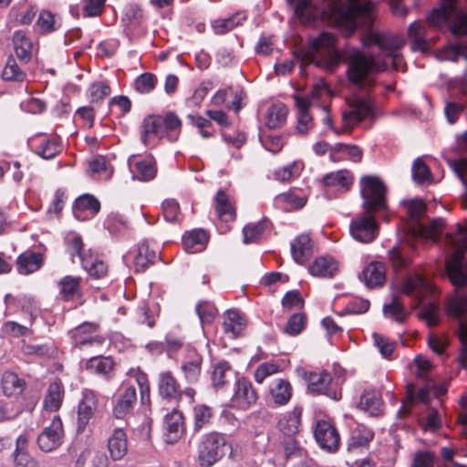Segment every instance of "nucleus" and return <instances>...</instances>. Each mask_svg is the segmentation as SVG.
I'll return each mask as SVG.
<instances>
[{
  "instance_id": "obj_1",
  "label": "nucleus",
  "mask_w": 467,
  "mask_h": 467,
  "mask_svg": "<svg viewBox=\"0 0 467 467\" xmlns=\"http://www.w3.org/2000/svg\"><path fill=\"white\" fill-rule=\"evenodd\" d=\"M409 369L417 381L408 382L406 385V397L402 401V410L410 413L412 407L418 403H430V389L434 386L432 371L434 365L426 356L417 355Z\"/></svg>"
},
{
  "instance_id": "obj_2",
  "label": "nucleus",
  "mask_w": 467,
  "mask_h": 467,
  "mask_svg": "<svg viewBox=\"0 0 467 467\" xmlns=\"http://www.w3.org/2000/svg\"><path fill=\"white\" fill-rule=\"evenodd\" d=\"M336 46L337 37L332 33L323 32L309 39L306 59L327 72H335L344 59L343 53Z\"/></svg>"
},
{
  "instance_id": "obj_3",
  "label": "nucleus",
  "mask_w": 467,
  "mask_h": 467,
  "mask_svg": "<svg viewBox=\"0 0 467 467\" xmlns=\"http://www.w3.org/2000/svg\"><path fill=\"white\" fill-rule=\"evenodd\" d=\"M446 244L453 252L446 259V274L454 286L467 285V230L458 224L454 234H446Z\"/></svg>"
},
{
  "instance_id": "obj_4",
  "label": "nucleus",
  "mask_w": 467,
  "mask_h": 467,
  "mask_svg": "<svg viewBox=\"0 0 467 467\" xmlns=\"http://www.w3.org/2000/svg\"><path fill=\"white\" fill-rule=\"evenodd\" d=\"M348 80L357 86H362L370 74L387 69L386 63L376 61L374 56H367L362 51L354 49L346 57Z\"/></svg>"
},
{
  "instance_id": "obj_5",
  "label": "nucleus",
  "mask_w": 467,
  "mask_h": 467,
  "mask_svg": "<svg viewBox=\"0 0 467 467\" xmlns=\"http://www.w3.org/2000/svg\"><path fill=\"white\" fill-rule=\"evenodd\" d=\"M386 186L377 176L365 175L360 179V195L364 209L371 213L387 209Z\"/></svg>"
},
{
  "instance_id": "obj_6",
  "label": "nucleus",
  "mask_w": 467,
  "mask_h": 467,
  "mask_svg": "<svg viewBox=\"0 0 467 467\" xmlns=\"http://www.w3.org/2000/svg\"><path fill=\"white\" fill-rule=\"evenodd\" d=\"M362 44L365 47L377 46L386 57L392 58L394 64H398L401 61L399 50L405 45V40L399 35L369 29L363 36Z\"/></svg>"
},
{
  "instance_id": "obj_7",
  "label": "nucleus",
  "mask_w": 467,
  "mask_h": 467,
  "mask_svg": "<svg viewBox=\"0 0 467 467\" xmlns=\"http://www.w3.org/2000/svg\"><path fill=\"white\" fill-rule=\"evenodd\" d=\"M326 88L325 85L317 84L313 87L308 96L299 94L293 95L296 108L297 109L296 132L300 136L307 135L313 130L315 123L312 115L309 112L312 99L317 98Z\"/></svg>"
},
{
  "instance_id": "obj_8",
  "label": "nucleus",
  "mask_w": 467,
  "mask_h": 467,
  "mask_svg": "<svg viewBox=\"0 0 467 467\" xmlns=\"http://www.w3.org/2000/svg\"><path fill=\"white\" fill-rule=\"evenodd\" d=\"M303 378L307 381V389L312 393L323 394L333 400H340L342 398L341 383L334 380L331 375L325 371H304Z\"/></svg>"
},
{
  "instance_id": "obj_9",
  "label": "nucleus",
  "mask_w": 467,
  "mask_h": 467,
  "mask_svg": "<svg viewBox=\"0 0 467 467\" xmlns=\"http://www.w3.org/2000/svg\"><path fill=\"white\" fill-rule=\"evenodd\" d=\"M65 431L62 420L56 415L50 424L45 427L36 438L38 449L43 452H52L61 447L64 442Z\"/></svg>"
},
{
  "instance_id": "obj_10",
  "label": "nucleus",
  "mask_w": 467,
  "mask_h": 467,
  "mask_svg": "<svg viewBox=\"0 0 467 467\" xmlns=\"http://www.w3.org/2000/svg\"><path fill=\"white\" fill-rule=\"evenodd\" d=\"M156 257V252L150 248L148 242L144 241L123 255V261L128 267L139 273L143 272L152 265Z\"/></svg>"
},
{
  "instance_id": "obj_11",
  "label": "nucleus",
  "mask_w": 467,
  "mask_h": 467,
  "mask_svg": "<svg viewBox=\"0 0 467 467\" xmlns=\"http://www.w3.org/2000/svg\"><path fill=\"white\" fill-rule=\"evenodd\" d=\"M258 393L253 383L244 377L239 378L234 384V391L231 398L230 407L246 410L256 403Z\"/></svg>"
},
{
  "instance_id": "obj_12",
  "label": "nucleus",
  "mask_w": 467,
  "mask_h": 467,
  "mask_svg": "<svg viewBox=\"0 0 467 467\" xmlns=\"http://www.w3.org/2000/svg\"><path fill=\"white\" fill-rule=\"evenodd\" d=\"M97 325L83 323L70 332L74 348H104L107 339L95 334Z\"/></svg>"
},
{
  "instance_id": "obj_13",
  "label": "nucleus",
  "mask_w": 467,
  "mask_h": 467,
  "mask_svg": "<svg viewBox=\"0 0 467 467\" xmlns=\"http://www.w3.org/2000/svg\"><path fill=\"white\" fill-rule=\"evenodd\" d=\"M314 437L320 448L328 452H336L339 449V433L335 425L328 420H318L317 421Z\"/></svg>"
},
{
  "instance_id": "obj_14",
  "label": "nucleus",
  "mask_w": 467,
  "mask_h": 467,
  "mask_svg": "<svg viewBox=\"0 0 467 467\" xmlns=\"http://www.w3.org/2000/svg\"><path fill=\"white\" fill-rule=\"evenodd\" d=\"M82 278L80 276L65 275L58 283V298L64 302H71L74 307L84 305L85 298L81 286Z\"/></svg>"
},
{
  "instance_id": "obj_15",
  "label": "nucleus",
  "mask_w": 467,
  "mask_h": 467,
  "mask_svg": "<svg viewBox=\"0 0 467 467\" xmlns=\"http://www.w3.org/2000/svg\"><path fill=\"white\" fill-rule=\"evenodd\" d=\"M379 225L375 217L368 213L358 216L350 223V233L353 238L361 243H370L378 235Z\"/></svg>"
},
{
  "instance_id": "obj_16",
  "label": "nucleus",
  "mask_w": 467,
  "mask_h": 467,
  "mask_svg": "<svg viewBox=\"0 0 467 467\" xmlns=\"http://www.w3.org/2000/svg\"><path fill=\"white\" fill-rule=\"evenodd\" d=\"M348 107L342 114L343 123L348 128H352L372 114V102L369 98L351 99L348 100Z\"/></svg>"
},
{
  "instance_id": "obj_17",
  "label": "nucleus",
  "mask_w": 467,
  "mask_h": 467,
  "mask_svg": "<svg viewBox=\"0 0 467 467\" xmlns=\"http://www.w3.org/2000/svg\"><path fill=\"white\" fill-rule=\"evenodd\" d=\"M204 100V87L201 84L193 94L186 99L187 119L190 123L199 129L202 137H204V118L202 116V103Z\"/></svg>"
},
{
  "instance_id": "obj_18",
  "label": "nucleus",
  "mask_w": 467,
  "mask_h": 467,
  "mask_svg": "<svg viewBox=\"0 0 467 467\" xmlns=\"http://www.w3.org/2000/svg\"><path fill=\"white\" fill-rule=\"evenodd\" d=\"M99 406V399L93 390L85 389L82 392V399L78 406L77 429L81 433L85 431L89 420L93 418Z\"/></svg>"
},
{
  "instance_id": "obj_19",
  "label": "nucleus",
  "mask_w": 467,
  "mask_h": 467,
  "mask_svg": "<svg viewBox=\"0 0 467 467\" xmlns=\"http://www.w3.org/2000/svg\"><path fill=\"white\" fill-rule=\"evenodd\" d=\"M128 165L133 180L150 182L156 176V162L150 156H130L128 160Z\"/></svg>"
},
{
  "instance_id": "obj_20",
  "label": "nucleus",
  "mask_w": 467,
  "mask_h": 467,
  "mask_svg": "<svg viewBox=\"0 0 467 467\" xmlns=\"http://www.w3.org/2000/svg\"><path fill=\"white\" fill-rule=\"evenodd\" d=\"M158 392L163 400L175 406H178L182 396L180 384L170 371L160 374Z\"/></svg>"
},
{
  "instance_id": "obj_21",
  "label": "nucleus",
  "mask_w": 467,
  "mask_h": 467,
  "mask_svg": "<svg viewBox=\"0 0 467 467\" xmlns=\"http://www.w3.org/2000/svg\"><path fill=\"white\" fill-rule=\"evenodd\" d=\"M27 387L25 379L20 378L17 373L7 370L2 374L1 389L2 393L7 399H19L23 396Z\"/></svg>"
},
{
  "instance_id": "obj_22",
  "label": "nucleus",
  "mask_w": 467,
  "mask_h": 467,
  "mask_svg": "<svg viewBox=\"0 0 467 467\" xmlns=\"http://www.w3.org/2000/svg\"><path fill=\"white\" fill-rule=\"evenodd\" d=\"M141 141L146 146L153 145L157 140L165 139L161 115H150L143 119L141 125Z\"/></svg>"
},
{
  "instance_id": "obj_23",
  "label": "nucleus",
  "mask_w": 467,
  "mask_h": 467,
  "mask_svg": "<svg viewBox=\"0 0 467 467\" xmlns=\"http://www.w3.org/2000/svg\"><path fill=\"white\" fill-rule=\"evenodd\" d=\"M137 402V391L135 387L129 386L124 388L116 398L113 406V415L116 419L122 420L130 414Z\"/></svg>"
},
{
  "instance_id": "obj_24",
  "label": "nucleus",
  "mask_w": 467,
  "mask_h": 467,
  "mask_svg": "<svg viewBox=\"0 0 467 467\" xmlns=\"http://www.w3.org/2000/svg\"><path fill=\"white\" fill-rule=\"evenodd\" d=\"M401 291L409 296H415L420 303L432 293L431 285L419 275H409L403 282Z\"/></svg>"
},
{
  "instance_id": "obj_25",
  "label": "nucleus",
  "mask_w": 467,
  "mask_h": 467,
  "mask_svg": "<svg viewBox=\"0 0 467 467\" xmlns=\"http://www.w3.org/2000/svg\"><path fill=\"white\" fill-rule=\"evenodd\" d=\"M230 446L223 434L212 432L206 436V464L212 465L221 459Z\"/></svg>"
},
{
  "instance_id": "obj_26",
  "label": "nucleus",
  "mask_w": 467,
  "mask_h": 467,
  "mask_svg": "<svg viewBox=\"0 0 467 467\" xmlns=\"http://www.w3.org/2000/svg\"><path fill=\"white\" fill-rule=\"evenodd\" d=\"M38 402V397L31 395L23 406L0 400V423L16 419L24 410L33 411Z\"/></svg>"
},
{
  "instance_id": "obj_27",
  "label": "nucleus",
  "mask_w": 467,
  "mask_h": 467,
  "mask_svg": "<svg viewBox=\"0 0 467 467\" xmlns=\"http://www.w3.org/2000/svg\"><path fill=\"white\" fill-rule=\"evenodd\" d=\"M302 413V406L296 405L282 415L277 422V428L284 436H296L300 432Z\"/></svg>"
},
{
  "instance_id": "obj_28",
  "label": "nucleus",
  "mask_w": 467,
  "mask_h": 467,
  "mask_svg": "<svg viewBox=\"0 0 467 467\" xmlns=\"http://www.w3.org/2000/svg\"><path fill=\"white\" fill-rule=\"evenodd\" d=\"M374 436V431L370 428L363 424H358L350 431V436L348 440V451H361L367 450Z\"/></svg>"
},
{
  "instance_id": "obj_29",
  "label": "nucleus",
  "mask_w": 467,
  "mask_h": 467,
  "mask_svg": "<svg viewBox=\"0 0 467 467\" xmlns=\"http://www.w3.org/2000/svg\"><path fill=\"white\" fill-rule=\"evenodd\" d=\"M291 254L294 261L305 265L313 254L312 240L308 234L297 235L290 244Z\"/></svg>"
},
{
  "instance_id": "obj_30",
  "label": "nucleus",
  "mask_w": 467,
  "mask_h": 467,
  "mask_svg": "<svg viewBox=\"0 0 467 467\" xmlns=\"http://www.w3.org/2000/svg\"><path fill=\"white\" fill-rule=\"evenodd\" d=\"M213 202L216 215L221 221L232 223L236 220L235 203L223 190L217 192Z\"/></svg>"
},
{
  "instance_id": "obj_31",
  "label": "nucleus",
  "mask_w": 467,
  "mask_h": 467,
  "mask_svg": "<svg viewBox=\"0 0 467 467\" xmlns=\"http://www.w3.org/2000/svg\"><path fill=\"white\" fill-rule=\"evenodd\" d=\"M269 398L275 406L286 405L293 396V387L285 379H275L269 385Z\"/></svg>"
},
{
  "instance_id": "obj_32",
  "label": "nucleus",
  "mask_w": 467,
  "mask_h": 467,
  "mask_svg": "<svg viewBox=\"0 0 467 467\" xmlns=\"http://www.w3.org/2000/svg\"><path fill=\"white\" fill-rule=\"evenodd\" d=\"M360 279L369 288L379 287L386 281V267L383 263L373 261L362 270Z\"/></svg>"
},
{
  "instance_id": "obj_33",
  "label": "nucleus",
  "mask_w": 467,
  "mask_h": 467,
  "mask_svg": "<svg viewBox=\"0 0 467 467\" xmlns=\"http://www.w3.org/2000/svg\"><path fill=\"white\" fill-rule=\"evenodd\" d=\"M287 2L302 24H311L319 16V9L312 0H287Z\"/></svg>"
},
{
  "instance_id": "obj_34",
  "label": "nucleus",
  "mask_w": 467,
  "mask_h": 467,
  "mask_svg": "<svg viewBox=\"0 0 467 467\" xmlns=\"http://www.w3.org/2000/svg\"><path fill=\"white\" fill-rule=\"evenodd\" d=\"M108 451L113 461L121 460L128 452V439L126 432L116 428L108 438Z\"/></svg>"
},
{
  "instance_id": "obj_35",
  "label": "nucleus",
  "mask_w": 467,
  "mask_h": 467,
  "mask_svg": "<svg viewBox=\"0 0 467 467\" xmlns=\"http://www.w3.org/2000/svg\"><path fill=\"white\" fill-rule=\"evenodd\" d=\"M165 441L168 443L176 442L183 431V415L176 408L165 416Z\"/></svg>"
},
{
  "instance_id": "obj_36",
  "label": "nucleus",
  "mask_w": 467,
  "mask_h": 467,
  "mask_svg": "<svg viewBox=\"0 0 467 467\" xmlns=\"http://www.w3.org/2000/svg\"><path fill=\"white\" fill-rule=\"evenodd\" d=\"M223 330L233 337H239L246 328L247 321L244 314L235 308L224 312Z\"/></svg>"
},
{
  "instance_id": "obj_37",
  "label": "nucleus",
  "mask_w": 467,
  "mask_h": 467,
  "mask_svg": "<svg viewBox=\"0 0 467 467\" xmlns=\"http://www.w3.org/2000/svg\"><path fill=\"white\" fill-rule=\"evenodd\" d=\"M338 270L337 263L330 256L317 257L308 266V272L313 276L331 278Z\"/></svg>"
},
{
  "instance_id": "obj_38",
  "label": "nucleus",
  "mask_w": 467,
  "mask_h": 467,
  "mask_svg": "<svg viewBox=\"0 0 467 467\" xmlns=\"http://www.w3.org/2000/svg\"><path fill=\"white\" fill-rule=\"evenodd\" d=\"M65 395L64 385L60 379H57L48 385L45 399L44 408L46 410L57 411L63 402Z\"/></svg>"
},
{
  "instance_id": "obj_39",
  "label": "nucleus",
  "mask_w": 467,
  "mask_h": 467,
  "mask_svg": "<svg viewBox=\"0 0 467 467\" xmlns=\"http://www.w3.org/2000/svg\"><path fill=\"white\" fill-rule=\"evenodd\" d=\"M13 45L20 63L27 64L32 58L33 44L30 38L24 31H16L13 35Z\"/></svg>"
},
{
  "instance_id": "obj_40",
  "label": "nucleus",
  "mask_w": 467,
  "mask_h": 467,
  "mask_svg": "<svg viewBox=\"0 0 467 467\" xmlns=\"http://www.w3.org/2000/svg\"><path fill=\"white\" fill-rule=\"evenodd\" d=\"M42 265V255L31 250L22 253L16 259L17 271L25 275L37 271Z\"/></svg>"
},
{
  "instance_id": "obj_41",
  "label": "nucleus",
  "mask_w": 467,
  "mask_h": 467,
  "mask_svg": "<svg viewBox=\"0 0 467 467\" xmlns=\"http://www.w3.org/2000/svg\"><path fill=\"white\" fill-rule=\"evenodd\" d=\"M161 124L164 138L170 142L178 140L182 130V120L174 111H169L161 116Z\"/></svg>"
},
{
  "instance_id": "obj_42",
  "label": "nucleus",
  "mask_w": 467,
  "mask_h": 467,
  "mask_svg": "<svg viewBox=\"0 0 467 467\" xmlns=\"http://www.w3.org/2000/svg\"><path fill=\"white\" fill-rule=\"evenodd\" d=\"M322 182L327 187H340L348 191L354 182V177L348 170H339L326 174L322 178Z\"/></svg>"
},
{
  "instance_id": "obj_43",
  "label": "nucleus",
  "mask_w": 467,
  "mask_h": 467,
  "mask_svg": "<svg viewBox=\"0 0 467 467\" xmlns=\"http://www.w3.org/2000/svg\"><path fill=\"white\" fill-rule=\"evenodd\" d=\"M288 108L283 103L270 106L265 114V125L269 129L283 127L287 119Z\"/></svg>"
},
{
  "instance_id": "obj_44",
  "label": "nucleus",
  "mask_w": 467,
  "mask_h": 467,
  "mask_svg": "<svg viewBox=\"0 0 467 467\" xmlns=\"http://www.w3.org/2000/svg\"><path fill=\"white\" fill-rule=\"evenodd\" d=\"M231 366L228 362L217 363L211 373V388L215 391L223 389L230 382Z\"/></svg>"
},
{
  "instance_id": "obj_45",
  "label": "nucleus",
  "mask_w": 467,
  "mask_h": 467,
  "mask_svg": "<svg viewBox=\"0 0 467 467\" xmlns=\"http://www.w3.org/2000/svg\"><path fill=\"white\" fill-rule=\"evenodd\" d=\"M81 265L88 275L95 279L102 278L108 273V266L105 262L90 251H88V257L82 258Z\"/></svg>"
},
{
  "instance_id": "obj_46",
  "label": "nucleus",
  "mask_w": 467,
  "mask_h": 467,
  "mask_svg": "<svg viewBox=\"0 0 467 467\" xmlns=\"http://www.w3.org/2000/svg\"><path fill=\"white\" fill-rule=\"evenodd\" d=\"M182 244L188 254L202 252L204 250V230L198 228L186 232L182 236Z\"/></svg>"
},
{
  "instance_id": "obj_47",
  "label": "nucleus",
  "mask_w": 467,
  "mask_h": 467,
  "mask_svg": "<svg viewBox=\"0 0 467 467\" xmlns=\"http://www.w3.org/2000/svg\"><path fill=\"white\" fill-rule=\"evenodd\" d=\"M100 209V203L94 196L84 194L78 197L73 205L74 215L78 219H82L81 213H88L90 215H95Z\"/></svg>"
},
{
  "instance_id": "obj_48",
  "label": "nucleus",
  "mask_w": 467,
  "mask_h": 467,
  "mask_svg": "<svg viewBox=\"0 0 467 467\" xmlns=\"http://www.w3.org/2000/svg\"><path fill=\"white\" fill-rule=\"evenodd\" d=\"M427 26L424 22L414 21L408 28V36L413 40V50L425 51L428 49L426 41Z\"/></svg>"
},
{
  "instance_id": "obj_49",
  "label": "nucleus",
  "mask_w": 467,
  "mask_h": 467,
  "mask_svg": "<svg viewBox=\"0 0 467 467\" xmlns=\"http://www.w3.org/2000/svg\"><path fill=\"white\" fill-rule=\"evenodd\" d=\"M18 63L13 57H9L2 71V78L5 81L23 82L26 78L25 66Z\"/></svg>"
},
{
  "instance_id": "obj_50",
  "label": "nucleus",
  "mask_w": 467,
  "mask_h": 467,
  "mask_svg": "<svg viewBox=\"0 0 467 467\" xmlns=\"http://www.w3.org/2000/svg\"><path fill=\"white\" fill-rule=\"evenodd\" d=\"M382 400L379 393L374 390H365L360 396L358 406L361 410L372 416H379L382 412Z\"/></svg>"
},
{
  "instance_id": "obj_51",
  "label": "nucleus",
  "mask_w": 467,
  "mask_h": 467,
  "mask_svg": "<svg viewBox=\"0 0 467 467\" xmlns=\"http://www.w3.org/2000/svg\"><path fill=\"white\" fill-rule=\"evenodd\" d=\"M306 197L299 194L296 189L289 190L275 197V202L287 210L302 208L306 203Z\"/></svg>"
},
{
  "instance_id": "obj_52",
  "label": "nucleus",
  "mask_w": 467,
  "mask_h": 467,
  "mask_svg": "<svg viewBox=\"0 0 467 467\" xmlns=\"http://www.w3.org/2000/svg\"><path fill=\"white\" fill-rule=\"evenodd\" d=\"M244 20V16L234 14L225 18L213 20L211 26L215 34L223 35L242 25Z\"/></svg>"
},
{
  "instance_id": "obj_53",
  "label": "nucleus",
  "mask_w": 467,
  "mask_h": 467,
  "mask_svg": "<svg viewBox=\"0 0 467 467\" xmlns=\"http://www.w3.org/2000/svg\"><path fill=\"white\" fill-rule=\"evenodd\" d=\"M62 150V146L57 139L43 138L36 146L35 152L46 160L55 158Z\"/></svg>"
},
{
  "instance_id": "obj_54",
  "label": "nucleus",
  "mask_w": 467,
  "mask_h": 467,
  "mask_svg": "<svg viewBox=\"0 0 467 467\" xmlns=\"http://www.w3.org/2000/svg\"><path fill=\"white\" fill-rule=\"evenodd\" d=\"M88 171L90 176L97 180H109L113 173L112 168L102 156H98L89 161Z\"/></svg>"
},
{
  "instance_id": "obj_55",
  "label": "nucleus",
  "mask_w": 467,
  "mask_h": 467,
  "mask_svg": "<svg viewBox=\"0 0 467 467\" xmlns=\"http://www.w3.org/2000/svg\"><path fill=\"white\" fill-rule=\"evenodd\" d=\"M115 363L111 357L98 356L91 358L87 363V369L96 374L108 376L114 368Z\"/></svg>"
},
{
  "instance_id": "obj_56",
  "label": "nucleus",
  "mask_w": 467,
  "mask_h": 467,
  "mask_svg": "<svg viewBox=\"0 0 467 467\" xmlns=\"http://www.w3.org/2000/svg\"><path fill=\"white\" fill-rule=\"evenodd\" d=\"M449 316L460 317L467 313V295L457 292L452 295L447 303L446 307Z\"/></svg>"
},
{
  "instance_id": "obj_57",
  "label": "nucleus",
  "mask_w": 467,
  "mask_h": 467,
  "mask_svg": "<svg viewBox=\"0 0 467 467\" xmlns=\"http://www.w3.org/2000/svg\"><path fill=\"white\" fill-rule=\"evenodd\" d=\"M305 164L302 161H294L286 166L281 167L275 171V178L280 182H289L297 178L304 170Z\"/></svg>"
},
{
  "instance_id": "obj_58",
  "label": "nucleus",
  "mask_w": 467,
  "mask_h": 467,
  "mask_svg": "<svg viewBox=\"0 0 467 467\" xmlns=\"http://www.w3.org/2000/svg\"><path fill=\"white\" fill-rule=\"evenodd\" d=\"M388 260L395 270L407 267L410 264L408 249L403 246H394L388 252Z\"/></svg>"
},
{
  "instance_id": "obj_59",
  "label": "nucleus",
  "mask_w": 467,
  "mask_h": 467,
  "mask_svg": "<svg viewBox=\"0 0 467 467\" xmlns=\"http://www.w3.org/2000/svg\"><path fill=\"white\" fill-rule=\"evenodd\" d=\"M162 214L166 222L180 223L182 220L179 202L175 199H166L161 204Z\"/></svg>"
},
{
  "instance_id": "obj_60",
  "label": "nucleus",
  "mask_w": 467,
  "mask_h": 467,
  "mask_svg": "<svg viewBox=\"0 0 467 467\" xmlns=\"http://www.w3.org/2000/svg\"><path fill=\"white\" fill-rule=\"evenodd\" d=\"M444 227H445L444 220L438 218V219L432 220L427 225H420V233L423 238L437 242V240L439 239L440 235L442 233Z\"/></svg>"
},
{
  "instance_id": "obj_61",
  "label": "nucleus",
  "mask_w": 467,
  "mask_h": 467,
  "mask_svg": "<svg viewBox=\"0 0 467 467\" xmlns=\"http://www.w3.org/2000/svg\"><path fill=\"white\" fill-rule=\"evenodd\" d=\"M67 252L73 258L78 256L82 263L83 257H88V251L83 250V242L79 235L72 234L66 237Z\"/></svg>"
},
{
  "instance_id": "obj_62",
  "label": "nucleus",
  "mask_w": 467,
  "mask_h": 467,
  "mask_svg": "<svg viewBox=\"0 0 467 467\" xmlns=\"http://www.w3.org/2000/svg\"><path fill=\"white\" fill-rule=\"evenodd\" d=\"M383 310L386 317L399 323L403 322L407 317V312L403 304L396 297L390 303L386 304Z\"/></svg>"
},
{
  "instance_id": "obj_63",
  "label": "nucleus",
  "mask_w": 467,
  "mask_h": 467,
  "mask_svg": "<svg viewBox=\"0 0 467 467\" xmlns=\"http://www.w3.org/2000/svg\"><path fill=\"white\" fill-rule=\"evenodd\" d=\"M157 84V78L152 73H143L138 76L134 81V88L141 94L150 93Z\"/></svg>"
},
{
  "instance_id": "obj_64",
  "label": "nucleus",
  "mask_w": 467,
  "mask_h": 467,
  "mask_svg": "<svg viewBox=\"0 0 467 467\" xmlns=\"http://www.w3.org/2000/svg\"><path fill=\"white\" fill-rule=\"evenodd\" d=\"M412 178L418 183L431 182L432 181L429 167L420 158L416 159L413 162Z\"/></svg>"
}]
</instances>
